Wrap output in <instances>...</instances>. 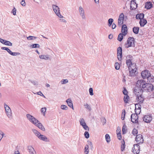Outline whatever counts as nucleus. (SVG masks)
Segmentation results:
<instances>
[{"label": "nucleus", "instance_id": "aec40b11", "mask_svg": "<svg viewBox=\"0 0 154 154\" xmlns=\"http://www.w3.org/2000/svg\"><path fill=\"white\" fill-rule=\"evenodd\" d=\"M136 97V100L138 103H142L144 100L143 97L142 96V94L141 95L137 96Z\"/></svg>", "mask_w": 154, "mask_h": 154}, {"label": "nucleus", "instance_id": "bb28decb", "mask_svg": "<svg viewBox=\"0 0 154 154\" xmlns=\"http://www.w3.org/2000/svg\"><path fill=\"white\" fill-rule=\"evenodd\" d=\"M39 57L40 59L45 60H48L49 58V55H40Z\"/></svg>", "mask_w": 154, "mask_h": 154}, {"label": "nucleus", "instance_id": "dca6fc26", "mask_svg": "<svg viewBox=\"0 0 154 154\" xmlns=\"http://www.w3.org/2000/svg\"><path fill=\"white\" fill-rule=\"evenodd\" d=\"M145 88H144L145 90H147L148 91H150L153 89V85L148 83H147L146 84Z\"/></svg>", "mask_w": 154, "mask_h": 154}, {"label": "nucleus", "instance_id": "338daca9", "mask_svg": "<svg viewBox=\"0 0 154 154\" xmlns=\"http://www.w3.org/2000/svg\"><path fill=\"white\" fill-rule=\"evenodd\" d=\"M5 40L3 39L2 38H0V42L2 43V44H4V43L5 42Z\"/></svg>", "mask_w": 154, "mask_h": 154}, {"label": "nucleus", "instance_id": "f8f14e48", "mask_svg": "<svg viewBox=\"0 0 154 154\" xmlns=\"http://www.w3.org/2000/svg\"><path fill=\"white\" fill-rule=\"evenodd\" d=\"M143 121L146 123H149L152 119V117L151 115H145L143 118Z\"/></svg>", "mask_w": 154, "mask_h": 154}, {"label": "nucleus", "instance_id": "9d476101", "mask_svg": "<svg viewBox=\"0 0 154 154\" xmlns=\"http://www.w3.org/2000/svg\"><path fill=\"white\" fill-rule=\"evenodd\" d=\"M141 75L143 79H147L150 75V74L148 70H146L141 72Z\"/></svg>", "mask_w": 154, "mask_h": 154}, {"label": "nucleus", "instance_id": "9b49d317", "mask_svg": "<svg viewBox=\"0 0 154 154\" xmlns=\"http://www.w3.org/2000/svg\"><path fill=\"white\" fill-rule=\"evenodd\" d=\"M124 14L122 13L120 14L118 19V25L119 26H121L123 23Z\"/></svg>", "mask_w": 154, "mask_h": 154}, {"label": "nucleus", "instance_id": "0e129e2a", "mask_svg": "<svg viewBox=\"0 0 154 154\" xmlns=\"http://www.w3.org/2000/svg\"><path fill=\"white\" fill-rule=\"evenodd\" d=\"M31 82L34 85H38V82L37 81H31Z\"/></svg>", "mask_w": 154, "mask_h": 154}, {"label": "nucleus", "instance_id": "a19ab883", "mask_svg": "<svg viewBox=\"0 0 154 154\" xmlns=\"http://www.w3.org/2000/svg\"><path fill=\"white\" fill-rule=\"evenodd\" d=\"M83 128L85 130H87V131H89V128H88V126L86 124H83V125H81Z\"/></svg>", "mask_w": 154, "mask_h": 154}, {"label": "nucleus", "instance_id": "6e6552de", "mask_svg": "<svg viewBox=\"0 0 154 154\" xmlns=\"http://www.w3.org/2000/svg\"><path fill=\"white\" fill-rule=\"evenodd\" d=\"M140 149V146L138 144H135L134 145L132 151L134 154H138L139 153Z\"/></svg>", "mask_w": 154, "mask_h": 154}, {"label": "nucleus", "instance_id": "052dcab7", "mask_svg": "<svg viewBox=\"0 0 154 154\" xmlns=\"http://www.w3.org/2000/svg\"><path fill=\"white\" fill-rule=\"evenodd\" d=\"M21 5L23 6H25L26 5V3L25 1V0H22L20 2Z\"/></svg>", "mask_w": 154, "mask_h": 154}, {"label": "nucleus", "instance_id": "1a4fd4ad", "mask_svg": "<svg viewBox=\"0 0 154 154\" xmlns=\"http://www.w3.org/2000/svg\"><path fill=\"white\" fill-rule=\"evenodd\" d=\"M135 140L137 144L143 143V139L142 135L140 134L137 135L135 138Z\"/></svg>", "mask_w": 154, "mask_h": 154}, {"label": "nucleus", "instance_id": "a211bd4d", "mask_svg": "<svg viewBox=\"0 0 154 154\" xmlns=\"http://www.w3.org/2000/svg\"><path fill=\"white\" fill-rule=\"evenodd\" d=\"M127 28L125 24L122 25V32L124 36H125L127 33Z\"/></svg>", "mask_w": 154, "mask_h": 154}, {"label": "nucleus", "instance_id": "c85d7f7f", "mask_svg": "<svg viewBox=\"0 0 154 154\" xmlns=\"http://www.w3.org/2000/svg\"><path fill=\"white\" fill-rule=\"evenodd\" d=\"M7 52L11 55L12 56H17L18 55L20 54V53L17 52H12L11 50L9 49L8 51Z\"/></svg>", "mask_w": 154, "mask_h": 154}, {"label": "nucleus", "instance_id": "864d4df0", "mask_svg": "<svg viewBox=\"0 0 154 154\" xmlns=\"http://www.w3.org/2000/svg\"><path fill=\"white\" fill-rule=\"evenodd\" d=\"M126 126L125 125H124L122 127V131L123 134H125V133H126Z\"/></svg>", "mask_w": 154, "mask_h": 154}, {"label": "nucleus", "instance_id": "72a5a7b5", "mask_svg": "<svg viewBox=\"0 0 154 154\" xmlns=\"http://www.w3.org/2000/svg\"><path fill=\"white\" fill-rule=\"evenodd\" d=\"M139 30V28L138 27H134L133 29V32L136 34H137L138 33Z\"/></svg>", "mask_w": 154, "mask_h": 154}, {"label": "nucleus", "instance_id": "37998d69", "mask_svg": "<svg viewBox=\"0 0 154 154\" xmlns=\"http://www.w3.org/2000/svg\"><path fill=\"white\" fill-rule=\"evenodd\" d=\"M115 67L116 70L119 69L120 67L119 63L118 62L116 63L115 64Z\"/></svg>", "mask_w": 154, "mask_h": 154}, {"label": "nucleus", "instance_id": "09e8293b", "mask_svg": "<svg viewBox=\"0 0 154 154\" xmlns=\"http://www.w3.org/2000/svg\"><path fill=\"white\" fill-rule=\"evenodd\" d=\"M125 110H124V111L122 112V115H121V119L122 120H124L125 116Z\"/></svg>", "mask_w": 154, "mask_h": 154}, {"label": "nucleus", "instance_id": "473e14b6", "mask_svg": "<svg viewBox=\"0 0 154 154\" xmlns=\"http://www.w3.org/2000/svg\"><path fill=\"white\" fill-rule=\"evenodd\" d=\"M105 138L107 143H109L110 141V138L109 134H107L105 135Z\"/></svg>", "mask_w": 154, "mask_h": 154}, {"label": "nucleus", "instance_id": "b1692460", "mask_svg": "<svg viewBox=\"0 0 154 154\" xmlns=\"http://www.w3.org/2000/svg\"><path fill=\"white\" fill-rule=\"evenodd\" d=\"M129 76H132L134 74L136 71V68L135 67H134L132 68V67H131L130 69H129Z\"/></svg>", "mask_w": 154, "mask_h": 154}, {"label": "nucleus", "instance_id": "c9c22d12", "mask_svg": "<svg viewBox=\"0 0 154 154\" xmlns=\"http://www.w3.org/2000/svg\"><path fill=\"white\" fill-rule=\"evenodd\" d=\"M129 96L128 95L125 96L124 98V100L125 103H128L129 100Z\"/></svg>", "mask_w": 154, "mask_h": 154}, {"label": "nucleus", "instance_id": "5701e85b", "mask_svg": "<svg viewBox=\"0 0 154 154\" xmlns=\"http://www.w3.org/2000/svg\"><path fill=\"white\" fill-rule=\"evenodd\" d=\"M126 63L128 66V69H130L131 67L134 65V64H132L131 60L130 59H128L126 61Z\"/></svg>", "mask_w": 154, "mask_h": 154}, {"label": "nucleus", "instance_id": "f3484780", "mask_svg": "<svg viewBox=\"0 0 154 154\" xmlns=\"http://www.w3.org/2000/svg\"><path fill=\"white\" fill-rule=\"evenodd\" d=\"M135 1V0H132L131 1L130 7L131 10L135 9L137 7V4L136 3Z\"/></svg>", "mask_w": 154, "mask_h": 154}, {"label": "nucleus", "instance_id": "7c9ffc66", "mask_svg": "<svg viewBox=\"0 0 154 154\" xmlns=\"http://www.w3.org/2000/svg\"><path fill=\"white\" fill-rule=\"evenodd\" d=\"M32 131L35 135L37 137H38L41 134L39 132L35 129H32Z\"/></svg>", "mask_w": 154, "mask_h": 154}, {"label": "nucleus", "instance_id": "de8ad7c7", "mask_svg": "<svg viewBox=\"0 0 154 154\" xmlns=\"http://www.w3.org/2000/svg\"><path fill=\"white\" fill-rule=\"evenodd\" d=\"M113 21V20L112 18H110L108 20V25L109 26H111Z\"/></svg>", "mask_w": 154, "mask_h": 154}, {"label": "nucleus", "instance_id": "4c0bfd02", "mask_svg": "<svg viewBox=\"0 0 154 154\" xmlns=\"http://www.w3.org/2000/svg\"><path fill=\"white\" fill-rule=\"evenodd\" d=\"M60 107L61 109L65 110H67L68 108L67 106L64 105H61Z\"/></svg>", "mask_w": 154, "mask_h": 154}, {"label": "nucleus", "instance_id": "0eeeda50", "mask_svg": "<svg viewBox=\"0 0 154 154\" xmlns=\"http://www.w3.org/2000/svg\"><path fill=\"white\" fill-rule=\"evenodd\" d=\"M143 90L142 89L136 85L134 90V93L137 96L139 95H141L142 94Z\"/></svg>", "mask_w": 154, "mask_h": 154}, {"label": "nucleus", "instance_id": "c756f323", "mask_svg": "<svg viewBox=\"0 0 154 154\" xmlns=\"http://www.w3.org/2000/svg\"><path fill=\"white\" fill-rule=\"evenodd\" d=\"M144 17V15L143 14H137L136 15V18L137 19L140 20L142 19Z\"/></svg>", "mask_w": 154, "mask_h": 154}, {"label": "nucleus", "instance_id": "e2e57ef3", "mask_svg": "<svg viewBox=\"0 0 154 154\" xmlns=\"http://www.w3.org/2000/svg\"><path fill=\"white\" fill-rule=\"evenodd\" d=\"M101 121L102 122H103V125H104V124H105L106 122V119H105V118H103L101 119Z\"/></svg>", "mask_w": 154, "mask_h": 154}, {"label": "nucleus", "instance_id": "603ef678", "mask_svg": "<svg viewBox=\"0 0 154 154\" xmlns=\"http://www.w3.org/2000/svg\"><path fill=\"white\" fill-rule=\"evenodd\" d=\"M84 135L85 137L86 138H88L89 137V134L87 131H85V132Z\"/></svg>", "mask_w": 154, "mask_h": 154}, {"label": "nucleus", "instance_id": "423d86ee", "mask_svg": "<svg viewBox=\"0 0 154 154\" xmlns=\"http://www.w3.org/2000/svg\"><path fill=\"white\" fill-rule=\"evenodd\" d=\"M79 11L80 16L81 17L83 20H86V17L85 13V12L83 8L80 6L79 8Z\"/></svg>", "mask_w": 154, "mask_h": 154}, {"label": "nucleus", "instance_id": "774afa93", "mask_svg": "<svg viewBox=\"0 0 154 154\" xmlns=\"http://www.w3.org/2000/svg\"><path fill=\"white\" fill-rule=\"evenodd\" d=\"M1 49L2 50H6L7 51H8V50L9 49V48H8L5 47H2L1 48Z\"/></svg>", "mask_w": 154, "mask_h": 154}, {"label": "nucleus", "instance_id": "ddd939ff", "mask_svg": "<svg viewBox=\"0 0 154 154\" xmlns=\"http://www.w3.org/2000/svg\"><path fill=\"white\" fill-rule=\"evenodd\" d=\"M117 56L118 59L120 61L122 59V49L121 47H119L117 49Z\"/></svg>", "mask_w": 154, "mask_h": 154}, {"label": "nucleus", "instance_id": "6ab92c4d", "mask_svg": "<svg viewBox=\"0 0 154 154\" xmlns=\"http://www.w3.org/2000/svg\"><path fill=\"white\" fill-rule=\"evenodd\" d=\"M28 151L29 154H36V152L34 148L31 146H28L27 147Z\"/></svg>", "mask_w": 154, "mask_h": 154}, {"label": "nucleus", "instance_id": "c03bdc74", "mask_svg": "<svg viewBox=\"0 0 154 154\" xmlns=\"http://www.w3.org/2000/svg\"><path fill=\"white\" fill-rule=\"evenodd\" d=\"M79 122L81 125L86 124L84 119L83 118H81L79 120Z\"/></svg>", "mask_w": 154, "mask_h": 154}, {"label": "nucleus", "instance_id": "7ed1b4c3", "mask_svg": "<svg viewBox=\"0 0 154 154\" xmlns=\"http://www.w3.org/2000/svg\"><path fill=\"white\" fill-rule=\"evenodd\" d=\"M26 117L27 119L35 125H36V123L38 122V121L37 119L29 114H27Z\"/></svg>", "mask_w": 154, "mask_h": 154}, {"label": "nucleus", "instance_id": "a878e982", "mask_svg": "<svg viewBox=\"0 0 154 154\" xmlns=\"http://www.w3.org/2000/svg\"><path fill=\"white\" fill-rule=\"evenodd\" d=\"M139 23L140 26L142 27H143L146 23L147 21L146 19L143 18L142 19H140Z\"/></svg>", "mask_w": 154, "mask_h": 154}, {"label": "nucleus", "instance_id": "f03ea898", "mask_svg": "<svg viewBox=\"0 0 154 154\" xmlns=\"http://www.w3.org/2000/svg\"><path fill=\"white\" fill-rule=\"evenodd\" d=\"M4 106L5 112L8 118H11L12 117V112L11 109L5 103H4Z\"/></svg>", "mask_w": 154, "mask_h": 154}, {"label": "nucleus", "instance_id": "393cba45", "mask_svg": "<svg viewBox=\"0 0 154 154\" xmlns=\"http://www.w3.org/2000/svg\"><path fill=\"white\" fill-rule=\"evenodd\" d=\"M66 102L68 106L73 109V105L72 100L70 99H68L66 100Z\"/></svg>", "mask_w": 154, "mask_h": 154}, {"label": "nucleus", "instance_id": "13d9d810", "mask_svg": "<svg viewBox=\"0 0 154 154\" xmlns=\"http://www.w3.org/2000/svg\"><path fill=\"white\" fill-rule=\"evenodd\" d=\"M117 135L118 139L119 140H121L122 137L121 133H120V131H119V132L117 134Z\"/></svg>", "mask_w": 154, "mask_h": 154}, {"label": "nucleus", "instance_id": "f704fd0d", "mask_svg": "<svg viewBox=\"0 0 154 154\" xmlns=\"http://www.w3.org/2000/svg\"><path fill=\"white\" fill-rule=\"evenodd\" d=\"M121 143L122 144L121 146V150L122 151H123L125 148V143L124 140L121 141Z\"/></svg>", "mask_w": 154, "mask_h": 154}, {"label": "nucleus", "instance_id": "3c124183", "mask_svg": "<svg viewBox=\"0 0 154 154\" xmlns=\"http://www.w3.org/2000/svg\"><path fill=\"white\" fill-rule=\"evenodd\" d=\"M147 79L150 82H152L154 81V77H151V75Z\"/></svg>", "mask_w": 154, "mask_h": 154}, {"label": "nucleus", "instance_id": "4468645a", "mask_svg": "<svg viewBox=\"0 0 154 154\" xmlns=\"http://www.w3.org/2000/svg\"><path fill=\"white\" fill-rule=\"evenodd\" d=\"M138 116L135 114H133L131 115V121L133 123H137L138 122Z\"/></svg>", "mask_w": 154, "mask_h": 154}, {"label": "nucleus", "instance_id": "2eb2a0df", "mask_svg": "<svg viewBox=\"0 0 154 154\" xmlns=\"http://www.w3.org/2000/svg\"><path fill=\"white\" fill-rule=\"evenodd\" d=\"M88 145H85L84 149V152L85 154H88L89 153V146L91 147H93V145L91 142L88 141Z\"/></svg>", "mask_w": 154, "mask_h": 154}, {"label": "nucleus", "instance_id": "cd10ccee", "mask_svg": "<svg viewBox=\"0 0 154 154\" xmlns=\"http://www.w3.org/2000/svg\"><path fill=\"white\" fill-rule=\"evenodd\" d=\"M152 4L150 2H147L146 3L145 7L147 9L151 8L152 7Z\"/></svg>", "mask_w": 154, "mask_h": 154}, {"label": "nucleus", "instance_id": "bf43d9fd", "mask_svg": "<svg viewBox=\"0 0 154 154\" xmlns=\"http://www.w3.org/2000/svg\"><path fill=\"white\" fill-rule=\"evenodd\" d=\"M36 94H38V95H40V96H42L44 98H45V96L42 94V92L40 91L37 92Z\"/></svg>", "mask_w": 154, "mask_h": 154}, {"label": "nucleus", "instance_id": "20e7f679", "mask_svg": "<svg viewBox=\"0 0 154 154\" xmlns=\"http://www.w3.org/2000/svg\"><path fill=\"white\" fill-rule=\"evenodd\" d=\"M52 7L54 11L57 16L60 18H62L63 17V16L60 13V8L58 6L53 5Z\"/></svg>", "mask_w": 154, "mask_h": 154}, {"label": "nucleus", "instance_id": "8fccbe9b", "mask_svg": "<svg viewBox=\"0 0 154 154\" xmlns=\"http://www.w3.org/2000/svg\"><path fill=\"white\" fill-rule=\"evenodd\" d=\"M138 133V131L136 129H134L132 132V134L134 136H135L136 135H137V134Z\"/></svg>", "mask_w": 154, "mask_h": 154}, {"label": "nucleus", "instance_id": "39448f33", "mask_svg": "<svg viewBox=\"0 0 154 154\" xmlns=\"http://www.w3.org/2000/svg\"><path fill=\"white\" fill-rule=\"evenodd\" d=\"M146 83L143 79L139 80L137 81L136 85L140 87L142 89H144Z\"/></svg>", "mask_w": 154, "mask_h": 154}, {"label": "nucleus", "instance_id": "58836bf2", "mask_svg": "<svg viewBox=\"0 0 154 154\" xmlns=\"http://www.w3.org/2000/svg\"><path fill=\"white\" fill-rule=\"evenodd\" d=\"M135 114H136L137 115H138V114H140L141 110V109H137V107L136 106V108L135 109Z\"/></svg>", "mask_w": 154, "mask_h": 154}, {"label": "nucleus", "instance_id": "2f4dec72", "mask_svg": "<svg viewBox=\"0 0 154 154\" xmlns=\"http://www.w3.org/2000/svg\"><path fill=\"white\" fill-rule=\"evenodd\" d=\"M123 34L122 33H120L117 39L119 41H121L123 39Z\"/></svg>", "mask_w": 154, "mask_h": 154}, {"label": "nucleus", "instance_id": "680f3d73", "mask_svg": "<svg viewBox=\"0 0 154 154\" xmlns=\"http://www.w3.org/2000/svg\"><path fill=\"white\" fill-rule=\"evenodd\" d=\"M123 94L125 95V96L128 95V92L127 91V90L125 89V88L124 89L123 91Z\"/></svg>", "mask_w": 154, "mask_h": 154}, {"label": "nucleus", "instance_id": "f257e3e1", "mask_svg": "<svg viewBox=\"0 0 154 154\" xmlns=\"http://www.w3.org/2000/svg\"><path fill=\"white\" fill-rule=\"evenodd\" d=\"M126 48L134 47V39L133 37H129L125 44Z\"/></svg>", "mask_w": 154, "mask_h": 154}, {"label": "nucleus", "instance_id": "6e6d98bb", "mask_svg": "<svg viewBox=\"0 0 154 154\" xmlns=\"http://www.w3.org/2000/svg\"><path fill=\"white\" fill-rule=\"evenodd\" d=\"M89 91L90 94L91 95H93L94 94L93 93V89L92 88H90L89 89Z\"/></svg>", "mask_w": 154, "mask_h": 154}, {"label": "nucleus", "instance_id": "ea45409f", "mask_svg": "<svg viewBox=\"0 0 154 154\" xmlns=\"http://www.w3.org/2000/svg\"><path fill=\"white\" fill-rule=\"evenodd\" d=\"M28 40H31L33 39H35L37 38V37L32 36H29L27 37Z\"/></svg>", "mask_w": 154, "mask_h": 154}, {"label": "nucleus", "instance_id": "79ce46f5", "mask_svg": "<svg viewBox=\"0 0 154 154\" xmlns=\"http://www.w3.org/2000/svg\"><path fill=\"white\" fill-rule=\"evenodd\" d=\"M4 45H6L11 46L12 45V44L10 41L5 40V42L4 43Z\"/></svg>", "mask_w": 154, "mask_h": 154}, {"label": "nucleus", "instance_id": "4be33fe9", "mask_svg": "<svg viewBox=\"0 0 154 154\" xmlns=\"http://www.w3.org/2000/svg\"><path fill=\"white\" fill-rule=\"evenodd\" d=\"M35 125L42 131H44L45 130V129L44 127L39 121H38V123H36V125Z\"/></svg>", "mask_w": 154, "mask_h": 154}, {"label": "nucleus", "instance_id": "49530a36", "mask_svg": "<svg viewBox=\"0 0 154 154\" xmlns=\"http://www.w3.org/2000/svg\"><path fill=\"white\" fill-rule=\"evenodd\" d=\"M84 106H85V108L87 109L89 111H90L91 109V107L87 103H85L84 104Z\"/></svg>", "mask_w": 154, "mask_h": 154}, {"label": "nucleus", "instance_id": "e433bc0d", "mask_svg": "<svg viewBox=\"0 0 154 154\" xmlns=\"http://www.w3.org/2000/svg\"><path fill=\"white\" fill-rule=\"evenodd\" d=\"M41 112L42 113L43 115L44 116H45V112L46 111V107H43L41 108Z\"/></svg>", "mask_w": 154, "mask_h": 154}, {"label": "nucleus", "instance_id": "5fc2aeb1", "mask_svg": "<svg viewBox=\"0 0 154 154\" xmlns=\"http://www.w3.org/2000/svg\"><path fill=\"white\" fill-rule=\"evenodd\" d=\"M11 13H13V15H16V9L15 7H14L13 9L12 10V11L11 12Z\"/></svg>", "mask_w": 154, "mask_h": 154}, {"label": "nucleus", "instance_id": "a18cd8bd", "mask_svg": "<svg viewBox=\"0 0 154 154\" xmlns=\"http://www.w3.org/2000/svg\"><path fill=\"white\" fill-rule=\"evenodd\" d=\"M30 47L32 48H39L40 47V46L38 44H33L32 45H31Z\"/></svg>", "mask_w": 154, "mask_h": 154}, {"label": "nucleus", "instance_id": "69168bd1", "mask_svg": "<svg viewBox=\"0 0 154 154\" xmlns=\"http://www.w3.org/2000/svg\"><path fill=\"white\" fill-rule=\"evenodd\" d=\"M0 135H1L2 137L3 138L5 135V134L2 131H0Z\"/></svg>", "mask_w": 154, "mask_h": 154}, {"label": "nucleus", "instance_id": "4d7b16f0", "mask_svg": "<svg viewBox=\"0 0 154 154\" xmlns=\"http://www.w3.org/2000/svg\"><path fill=\"white\" fill-rule=\"evenodd\" d=\"M62 84H66L68 82V80L67 79H63L61 81Z\"/></svg>", "mask_w": 154, "mask_h": 154}, {"label": "nucleus", "instance_id": "412c9836", "mask_svg": "<svg viewBox=\"0 0 154 154\" xmlns=\"http://www.w3.org/2000/svg\"><path fill=\"white\" fill-rule=\"evenodd\" d=\"M40 140H42L45 142H48L49 140L48 138L46 136L44 135H42L41 134L38 137Z\"/></svg>", "mask_w": 154, "mask_h": 154}]
</instances>
